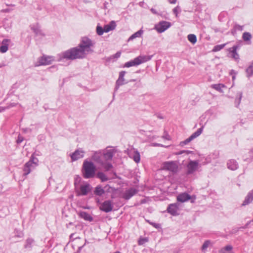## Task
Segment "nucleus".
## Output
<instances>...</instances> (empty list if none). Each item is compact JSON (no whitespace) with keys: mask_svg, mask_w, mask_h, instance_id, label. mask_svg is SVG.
I'll return each mask as SVG.
<instances>
[{"mask_svg":"<svg viewBox=\"0 0 253 253\" xmlns=\"http://www.w3.org/2000/svg\"><path fill=\"white\" fill-rule=\"evenodd\" d=\"M95 42L88 38L83 37L78 46L59 54L58 61H61L63 59L74 60L85 58L87 54L93 52L92 48Z\"/></svg>","mask_w":253,"mask_h":253,"instance_id":"f257e3e1","label":"nucleus"},{"mask_svg":"<svg viewBox=\"0 0 253 253\" xmlns=\"http://www.w3.org/2000/svg\"><path fill=\"white\" fill-rule=\"evenodd\" d=\"M82 171L84 178H93L95 176L96 167L92 162L85 160L83 163Z\"/></svg>","mask_w":253,"mask_h":253,"instance_id":"f03ea898","label":"nucleus"},{"mask_svg":"<svg viewBox=\"0 0 253 253\" xmlns=\"http://www.w3.org/2000/svg\"><path fill=\"white\" fill-rule=\"evenodd\" d=\"M38 163L39 160L38 158L34 157V154H33L31 156L30 160L24 166V175H27L29 174L32 170L34 169L36 167L38 166Z\"/></svg>","mask_w":253,"mask_h":253,"instance_id":"7ed1b4c3","label":"nucleus"},{"mask_svg":"<svg viewBox=\"0 0 253 253\" xmlns=\"http://www.w3.org/2000/svg\"><path fill=\"white\" fill-rule=\"evenodd\" d=\"M152 56L143 55L139 56L133 60L129 61L125 63L124 67L129 68L132 66H137L141 63L146 62L151 59Z\"/></svg>","mask_w":253,"mask_h":253,"instance_id":"20e7f679","label":"nucleus"},{"mask_svg":"<svg viewBox=\"0 0 253 253\" xmlns=\"http://www.w3.org/2000/svg\"><path fill=\"white\" fill-rule=\"evenodd\" d=\"M178 168L177 163L174 161L166 162L163 165V169L168 170L172 172H177Z\"/></svg>","mask_w":253,"mask_h":253,"instance_id":"39448f33","label":"nucleus"},{"mask_svg":"<svg viewBox=\"0 0 253 253\" xmlns=\"http://www.w3.org/2000/svg\"><path fill=\"white\" fill-rule=\"evenodd\" d=\"M55 59L53 56L44 55L39 58L36 66L49 65Z\"/></svg>","mask_w":253,"mask_h":253,"instance_id":"423d86ee","label":"nucleus"},{"mask_svg":"<svg viewBox=\"0 0 253 253\" xmlns=\"http://www.w3.org/2000/svg\"><path fill=\"white\" fill-rule=\"evenodd\" d=\"M199 167V162L197 161H190L187 166V174H191L196 171Z\"/></svg>","mask_w":253,"mask_h":253,"instance_id":"0eeeda50","label":"nucleus"},{"mask_svg":"<svg viewBox=\"0 0 253 253\" xmlns=\"http://www.w3.org/2000/svg\"><path fill=\"white\" fill-rule=\"evenodd\" d=\"M203 129V126L199 128L198 130L193 133L189 138L186 139L184 141H181L180 143V145L181 146H184V145L187 144L190 141H191L194 139L196 138L198 136H199L202 132Z\"/></svg>","mask_w":253,"mask_h":253,"instance_id":"6e6552de","label":"nucleus"},{"mask_svg":"<svg viewBox=\"0 0 253 253\" xmlns=\"http://www.w3.org/2000/svg\"><path fill=\"white\" fill-rule=\"evenodd\" d=\"M170 25L171 24L169 22L163 21L156 25L155 29L159 33H161L168 29Z\"/></svg>","mask_w":253,"mask_h":253,"instance_id":"1a4fd4ad","label":"nucleus"},{"mask_svg":"<svg viewBox=\"0 0 253 253\" xmlns=\"http://www.w3.org/2000/svg\"><path fill=\"white\" fill-rule=\"evenodd\" d=\"M113 209V204L111 201L107 200L103 202L100 207V209L105 212H109L111 211Z\"/></svg>","mask_w":253,"mask_h":253,"instance_id":"9d476101","label":"nucleus"},{"mask_svg":"<svg viewBox=\"0 0 253 253\" xmlns=\"http://www.w3.org/2000/svg\"><path fill=\"white\" fill-rule=\"evenodd\" d=\"M91 188L89 184H85L82 185L80 186V190L77 191V195L78 196H84L90 191Z\"/></svg>","mask_w":253,"mask_h":253,"instance_id":"9b49d317","label":"nucleus"},{"mask_svg":"<svg viewBox=\"0 0 253 253\" xmlns=\"http://www.w3.org/2000/svg\"><path fill=\"white\" fill-rule=\"evenodd\" d=\"M178 206L179 205L177 203L170 204L167 209L168 212L173 216L178 215Z\"/></svg>","mask_w":253,"mask_h":253,"instance_id":"f8f14e48","label":"nucleus"},{"mask_svg":"<svg viewBox=\"0 0 253 253\" xmlns=\"http://www.w3.org/2000/svg\"><path fill=\"white\" fill-rule=\"evenodd\" d=\"M84 151L82 149H78L74 153L70 155L72 160L73 161H77L84 156Z\"/></svg>","mask_w":253,"mask_h":253,"instance_id":"ddd939ff","label":"nucleus"},{"mask_svg":"<svg viewBox=\"0 0 253 253\" xmlns=\"http://www.w3.org/2000/svg\"><path fill=\"white\" fill-rule=\"evenodd\" d=\"M91 159L99 165L103 164V155L101 152H95L92 155Z\"/></svg>","mask_w":253,"mask_h":253,"instance_id":"4468645a","label":"nucleus"},{"mask_svg":"<svg viewBox=\"0 0 253 253\" xmlns=\"http://www.w3.org/2000/svg\"><path fill=\"white\" fill-rule=\"evenodd\" d=\"M239 48L238 45H234L229 49V51L231 53V57L236 61L239 62L240 57L239 54L237 52V50Z\"/></svg>","mask_w":253,"mask_h":253,"instance_id":"2eb2a0df","label":"nucleus"},{"mask_svg":"<svg viewBox=\"0 0 253 253\" xmlns=\"http://www.w3.org/2000/svg\"><path fill=\"white\" fill-rule=\"evenodd\" d=\"M138 192V190L131 188L126 190L124 193L123 197L126 200L129 199L131 197L136 194Z\"/></svg>","mask_w":253,"mask_h":253,"instance_id":"dca6fc26","label":"nucleus"},{"mask_svg":"<svg viewBox=\"0 0 253 253\" xmlns=\"http://www.w3.org/2000/svg\"><path fill=\"white\" fill-rule=\"evenodd\" d=\"M126 72L124 71L120 72L119 78L117 80L116 83V87H115L116 90L118 89V88L120 85H122L126 83H125V79H124V76L126 74Z\"/></svg>","mask_w":253,"mask_h":253,"instance_id":"f3484780","label":"nucleus"},{"mask_svg":"<svg viewBox=\"0 0 253 253\" xmlns=\"http://www.w3.org/2000/svg\"><path fill=\"white\" fill-rule=\"evenodd\" d=\"M115 151L114 149H107L103 151V158L106 161L111 160L115 154Z\"/></svg>","mask_w":253,"mask_h":253,"instance_id":"a211bd4d","label":"nucleus"},{"mask_svg":"<svg viewBox=\"0 0 253 253\" xmlns=\"http://www.w3.org/2000/svg\"><path fill=\"white\" fill-rule=\"evenodd\" d=\"M191 196L186 193H182L179 194L177 197V200L182 203L186 202L190 200Z\"/></svg>","mask_w":253,"mask_h":253,"instance_id":"6ab92c4d","label":"nucleus"},{"mask_svg":"<svg viewBox=\"0 0 253 253\" xmlns=\"http://www.w3.org/2000/svg\"><path fill=\"white\" fill-rule=\"evenodd\" d=\"M79 216L84 220L89 222L93 221V217L88 213L85 211H80L78 213Z\"/></svg>","mask_w":253,"mask_h":253,"instance_id":"aec40b11","label":"nucleus"},{"mask_svg":"<svg viewBox=\"0 0 253 253\" xmlns=\"http://www.w3.org/2000/svg\"><path fill=\"white\" fill-rule=\"evenodd\" d=\"M227 166L228 169L232 170H235L238 169V164L235 160L231 159L228 161Z\"/></svg>","mask_w":253,"mask_h":253,"instance_id":"412c9836","label":"nucleus"},{"mask_svg":"<svg viewBox=\"0 0 253 253\" xmlns=\"http://www.w3.org/2000/svg\"><path fill=\"white\" fill-rule=\"evenodd\" d=\"M253 201V190L249 192L245 200L242 203V206H244L251 203Z\"/></svg>","mask_w":253,"mask_h":253,"instance_id":"4be33fe9","label":"nucleus"},{"mask_svg":"<svg viewBox=\"0 0 253 253\" xmlns=\"http://www.w3.org/2000/svg\"><path fill=\"white\" fill-rule=\"evenodd\" d=\"M116 27V23L114 21H112L109 24L104 26L105 32L107 33L110 31L113 30Z\"/></svg>","mask_w":253,"mask_h":253,"instance_id":"5701e85b","label":"nucleus"},{"mask_svg":"<svg viewBox=\"0 0 253 253\" xmlns=\"http://www.w3.org/2000/svg\"><path fill=\"white\" fill-rule=\"evenodd\" d=\"M129 157L133 159L136 163L140 162V156L139 153L137 151H134L133 152L130 153Z\"/></svg>","mask_w":253,"mask_h":253,"instance_id":"b1692460","label":"nucleus"},{"mask_svg":"<svg viewBox=\"0 0 253 253\" xmlns=\"http://www.w3.org/2000/svg\"><path fill=\"white\" fill-rule=\"evenodd\" d=\"M211 87L215 89L216 90L222 93L223 91L222 88L226 87V86L222 84H213L211 85Z\"/></svg>","mask_w":253,"mask_h":253,"instance_id":"393cba45","label":"nucleus"},{"mask_svg":"<svg viewBox=\"0 0 253 253\" xmlns=\"http://www.w3.org/2000/svg\"><path fill=\"white\" fill-rule=\"evenodd\" d=\"M143 31L141 29L140 30H139L138 31L135 32L134 34H132L129 38L128 41H129L134 39L135 38L140 37L142 36V35L143 34Z\"/></svg>","mask_w":253,"mask_h":253,"instance_id":"a878e982","label":"nucleus"},{"mask_svg":"<svg viewBox=\"0 0 253 253\" xmlns=\"http://www.w3.org/2000/svg\"><path fill=\"white\" fill-rule=\"evenodd\" d=\"M246 72L248 78H250L253 75V61L246 69Z\"/></svg>","mask_w":253,"mask_h":253,"instance_id":"bb28decb","label":"nucleus"},{"mask_svg":"<svg viewBox=\"0 0 253 253\" xmlns=\"http://www.w3.org/2000/svg\"><path fill=\"white\" fill-rule=\"evenodd\" d=\"M96 177L99 178L102 182H105L108 180V178L107 177L105 174L102 172H98L96 174Z\"/></svg>","mask_w":253,"mask_h":253,"instance_id":"cd10ccee","label":"nucleus"},{"mask_svg":"<svg viewBox=\"0 0 253 253\" xmlns=\"http://www.w3.org/2000/svg\"><path fill=\"white\" fill-rule=\"evenodd\" d=\"M233 249V247L231 245H227L225 247L221 249L219 251V253H227V252H230L232 251Z\"/></svg>","mask_w":253,"mask_h":253,"instance_id":"c85d7f7f","label":"nucleus"},{"mask_svg":"<svg viewBox=\"0 0 253 253\" xmlns=\"http://www.w3.org/2000/svg\"><path fill=\"white\" fill-rule=\"evenodd\" d=\"M105 193L104 190L101 186H97L95 188L94 193L98 196H101Z\"/></svg>","mask_w":253,"mask_h":253,"instance_id":"c756f323","label":"nucleus"},{"mask_svg":"<svg viewBox=\"0 0 253 253\" xmlns=\"http://www.w3.org/2000/svg\"><path fill=\"white\" fill-rule=\"evenodd\" d=\"M188 41L193 44H195L197 42V37L194 34H189L187 36Z\"/></svg>","mask_w":253,"mask_h":253,"instance_id":"7c9ffc66","label":"nucleus"},{"mask_svg":"<svg viewBox=\"0 0 253 253\" xmlns=\"http://www.w3.org/2000/svg\"><path fill=\"white\" fill-rule=\"evenodd\" d=\"M100 165L105 169L106 171L109 170L112 168V165L108 162L103 161V164H101Z\"/></svg>","mask_w":253,"mask_h":253,"instance_id":"2f4dec72","label":"nucleus"},{"mask_svg":"<svg viewBox=\"0 0 253 253\" xmlns=\"http://www.w3.org/2000/svg\"><path fill=\"white\" fill-rule=\"evenodd\" d=\"M243 39L245 41H250L252 38L251 34L249 32H245L243 34L242 36Z\"/></svg>","mask_w":253,"mask_h":253,"instance_id":"473e14b6","label":"nucleus"},{"mask_svg":"<svg viewBox=\"0 0 253 253\" xmlns=\"http://www.w3.org/2000/svg\"><path fill=\"white\" fill-rule=\"evenodd\" d=\"M96 33L99 36H101L103 34L104 32H105L104 31V28H103L101 26L98 25L96 27Z\"/></svg>","mask_w":253,"mask_h":253,"instance_id":"72a5a7b5","label":"nucleus"},{"mask_svg":"<svg viewBox=\"0 0 253 253\" xmlns=\"http://www.w3.org/2000/svg\"><path fill=\"white\" fill-rule=\"evenodd\" d=\"M34 243V240L31 238L27 239L26 244L25 245V248H31L32 245Z\"/></svg>","mask_w":253,"mask_h":253,"instance_id":"f704fd0d","label":"nucleus"},{"mask_svg":"<svg viewBox=\"0 0 253 253\" xmlns=\"http://www.w3.org/2000/svg\"><path fill=\"white\" fill-rule=\"evenodd\" d=\"M237 96H238L239 98L236 99L235 101V105L236 107H238L240 103V101L242 97V93L241 92H238Z\"/></svg>","mask_w":253,"mask_h":253,"instance_id":"c9c22d12","label":"nucleus"},{"mask_svg":"<svg viewBox=\"0 0 253 253\" xmlns=\"http://www.w3.org/2000/svg\"><path fill=\"white\" fill-rule=\"evenodd\" d=\"M226 43L220 44V45H217L214 47V48L213 49V51H218L224 48V47L225 46Z\"/></svg>","mask_w":253,"mask_h":253,"instance_id":"e433bc0d","label":"nucleus"},{"mask_svg":"<svg viewBox=\"0 0 253 253\" xmlns=\"http://www.w3.org/2000/svg\"><path fill=\"white\" fill-rule=\"evenodd\" d=\"M8 50V46L7 45H2L0 47V52L1 53H5Z\"/></svg>","mask_w":253,"mask_h":253,"instance_id":"4c0bfd02","label":"nucleus"},{"mask_svg":"<svg viewBox=\"0 0 253 253\" xmlns=\"http://www.w3.org/2000/svg\"><path fill=\"white\" fill-rule=\"evenodd\" d=\"M210 244V241L208 240V241H205L202 247V250L203 251L205 250L209 246Z\"/></svg>","mask_w":253,"mask_h":253,"instance_id":"58836bf2","label":"nucleus"},{"mask_svg":"<svg viewBox=\"0 0 253 253\" xmlns=\"http://www.w3.org/2000/svg\"><path fill=\"white\" fill-rule=\"evenodd\" d=\"M234 29L235 30L242 31L243 30V27L239 25L236 24L234 27Z\"/></svg>","mask_w":253,"mask_h":253,"instance_id":"ea45409f","label":"nucleus"},{"mask_svg":"<svg viewBox=\"0 0 253 253\" xmlns=\"http://www.w3.org/2000/svg\"><path fill=\"white\" fill-rule=\"evenodd\" d=\"M180 11V7L178 6H177L176 7L173 8V12L175 14L176 16H177L178 12Z\"/></svg>","mask_w":253,"mask_h":253,"instance_id":"a19ab883","label":"nucleus"},{"mask_svg":"<svg viewBox=\"0 0 253 253\" xmlns=\"http://www.w3.org/2000/svg\"><path fill=\"white\" fill-rule=\"evenodd\" d=\"M147 241H148V240L146 238H142V239H140L139 240L138 243H139V245H142L144 243L147 242Z\"/></svg>","mask_w":253,"mask_h":253,"instance_id":"79ce46f5","label":"nucleus"},{"mask_svg":"<svg viewBox=\"0 0 253 253\" xmlns=\"http://www.w3.org/2000/svg\"><path fill=\"white\" fill-rule=\"evenodd\" d=\"M150 224L157 229L160 228L161 226L159 224L156 223L154 222H150Z\"/></svg>","mask_w":253,"mask_h":253,"instance_id":"37998d69","label":"nucleus"},{"mask_svg":"<svg viewBox=\"0 0 253 253\" xmlns=\"http://www.w3.org/2000/svg\"><path fill=\"white\" fill-rule=\"evenodd\" d=\"M185 153L186 154H189L190 152L188 151L182 150V151H180L178 152H177L176 153V155H181V154Z\"/></svg>","mask_w":253,"mask_h":253,"instance_id":"c03bdc74","label":"nucleus"},{"mask_svg":"<svg viewBox=\"0 0 253 253\" xmlns=\"http://www.w3.org/2000/svg\"><path fill=\"white\" fill-rule=\"evenodd\" d=\"M10 42V40L8 39H4L2 42V45H7L8 46V42Z\"/></svg>","mask_w":253,"mask_h":253,"instance_id":"a18cd8bd","label":"nucleus"},{"mask_svg":"<svg viewBox=\"0 0 253 253\" xmlns=\"http://www.w3.org/2000/svg\"><path fill=\"white\" fill-rule=\"evenodd\" d=\"M23 137L19 135L18 137V139L17 140V143H20L21 142H22L23 141Z\"/></svg>","mask_w":253,"mask_h":253,"instance_id":"49530a36","label":"nucleus"},{"mask_svg":"<svg viewBox=\"0 0 253 253\" xmlns=\"http://www.w3.org/2000/svg\"><path fill=\"white\" fill-rule=\"evenodd\" d=\"M163 138L164 139H166L167 140H169L170 139V136L168 134H166L163 136Z\"/></svg>","mask_w":253,"mask_h":253,"instance_id":"de8ad7c7","label":"nucleus"},{"mask_svg":"<svg viewBox=\"0 0 253 253\" xmlns=\"http://www.w3.org/2000/svg\"><path fill=\"white\" fill-rule=\"evenodd\" d=\"M230 74L232 76L236 75L237 72L234 70H231L230 72Z\"/></svg>","mask_w":253,"mask_h":253,"instance_id":"09e8293b","label":"nucleus"},{"mask_svg":"<svg viewBox=\"0 0 253 253\" xmlns=\"http://www.w3.org/2000/svg\"><path fill=\"white\" fill-rule=\"evenodd\" d=\"M121 55V52H118L114 55V57L115 58H118Z\"/></svg>","mask_w":253,"mask_h":253,"instance_id":"8fccbe9b","label":"nucleus"},{"mask_svg":"<svg viewBox=\"0 0 253 253\" xmlns=\"http://www.w3.org/2000/svg\"><path fill=\"white\" fill-rule=\"evenodd\" d=\"M33 31H34V32L37 34H40V31H39V30L38 29H35V28H33Z\"/></svg>","mask_w":253,"mask_h":253,"instance_id":"3c124183","label":"nucleus"},{"mask_svg":"<svg viewBox=\"0 0 253 253\" xmlns=\"http://www.w3.org/2000/svg\"><path fill=\"white\" fill-rule=\"evenodd\" d=\"M151 11H152V12L153 14H157V12L156 11V9H155L154 8H152L151 9Z\"/></svg>","mask_w":253,"mask_h":253,"instance_id":"603ef678","label":"nucleus"},{"mask_svg":"<svg viewBox=\"0 0 253 253\" xmlns=\"http://www.w3.org/2000/svg\"><path fill=\"white\" fill-rule=\"evenodd\" d=\"M251 223V221H248L247 224L245 225V226L244 227H243V228H247L248 227V226H249V225Z\"/></svg>","mask_w":253,"mask_h":253,"instance_id":"864d4df0","label":"nucleus"},{"mask_svg":"<svg viewBox=\"0 0 253 253\" xmlns=\"http://www.w3.org/2000/svg\"><path fill=\"white\" fill-rule=\"evenodd\" d=\"M170 3L174 4L176 2V0H169Z\"/></svg>","mask_w":253,"mask_h":253,"instance_id":"5fc2aeb1","label":"nucleus"},{"mask_svg":"<svg viewBox=\"0 0 253 253\" xmlns=\"http://www.w3.org/2000/svg\"><path fill=\"white\" fill-rule=\"evenodd\" d=\"M154 146H161V147L163 146V145L162 144H157V143L155 144Z\"/></svg>","mask_w":253,"mask_h":253,"instance_id":"6e6d98bb","label":"nucleus"},{"mask_svg":"<svg viewBox=\"0 0 253 253\" xmlns=\"http://www.w3.org/2000/svg\"><path fill=\"white\" fill-rule=\"evenodd\" d=\"M72 224H73V223H72V222H70L69 223L67 224V228H69V226L72 225Z\"/></svg>","mask_w":253,"mask_h":253,"instance_id":"4d7b16f0","label":"nucleus"},{"mask_svg":"<svg viewBox=\"0 0 253 253\" xmlns=\"http://www.w3.org/2000/svg\"><path fill=\"white\" fill-rule=\"evenodd\" d=\"M238 231V229H237V230H233L232 233H236V232H237Z\"/></svg>","mask_w":253,"mask_h":253,"instance_id":"13d9d810","label":"nucleus"},{"mask_svg":"<svg viewBox=\"0 0 253 253\" xmlns=\"http://www.w3.org/2000/svg\"><path fill=\"white\" fill-rule=\"evenodd\" d=\"M74 235H75V234H74V233L71 234V235H70V238H73L74 236Z\"/></svg>","mask_w":253,"mask_h":253,"instance_id":"bf43d9fd","label":"nucleus"},{"mask_svg":"<svg viewBox=\"0 0 253 253\" xmlns=\"http://www.w3.org/2000/svg\"><path fill=\"white\" fill-rule=\"evenodd\" d=\"M4 110V108L2 107H0V112H2Z\"/></svg>","mask_w":253,"mask_h":253,"instance_id":"052dcab7","label":"nucleus"},{"mask_svg":"<svg viewBox=\"0 0 253 253\" xmlns=\"http://www.w3.org/2000/svg\"><path fill=\"white\" fill-rule=\"evenodd\" d=\"M236 75L232 76V80L234 81L235 79Z\"/></svg>","mask_w":253,"mask_h":253,"instance_id":"680f3d73","label":"nucleus"},{"mask_svg":"<svg viewBox=\"0 0 253 253\" xmlns=\"http://www.w3.org/2000/svg\"><path fill=\"white\" fill-rule=\"evenodd\" d=\"M28 129H29L28 128H25V129H23V130H24V132H26V131H27V130Z\"/></svg>","mask_w":253,"mask_h":253,"instance_id":"e2e57ef3","label":"nucleus"},{"mask_svg":"<svg viewBox=\"0 0 253 253\" xmlns=\"http://www.w3.org/2000/svg\"><path fill=\"white\" fill-rule=\"evenodd\" d=\"M76 184H77V180H76L75 181V185H76Z\"/></svg>","mask_w":253,"mask_h":253,"instance_id":"0e129e2a","label":"nucleus"},{"mask_svg":"<svg viewBox=\"0 0 253 253\" xmlns=\"http://www.w3.org/2000/svg\"><path fill=\"white\" fill-rule=\"evenodd\" d=\"M120 253V252H115V253Z\"/></svg>","mask_w":253,"mask_h":253,"instance_id":"69168bd1","label":"nucleus"},{"mask_svg":"<svg viewBox=\"0 0 253 253\" xmlns=\"http://www.w3.org/2000/svg\"><path fill=\"white\" fill-rule=\"evenodd\" d=\"M147 222H148V223H150V222H151L150 221H149V220H147Z\"/></svg>","mask_w":253,"mask_h":253,"instance_id":"338daca9","label":"nucleus"},{"mask_svg":"<svg viewBox=\"0 0 253 253\" xmlns=\"http://www.w3.org/2000/svg\"><path fill=\"white\" fill-rule=\"evenodd\" d=\"M251 222H253V219L252 220H251Z\"/></svg>","mask_w":253,"mask_h":253,"instance_id":"774afa93","label":"nucleus"}]
</instances>
